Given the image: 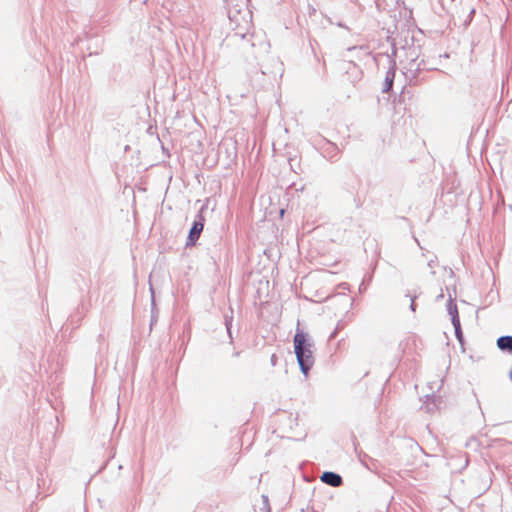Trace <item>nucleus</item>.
Masks as SVG:
<instances>
[{"instance_id":"1","label":"nucleus","mask_w":512,"mask_h":512,"mask_svg":"<svg viewBox=\"0 0 512 512\" xmlns=\"http://www.w3.org/2000/svg\"><path fill=\"white\" fill-rule=\"evenodd\" d=\"M312 344L308 341L307 335L303 332H297L294 336V350L297 361L302 372L307 375L314 364Z\"/></svg>"},{"instance_id":"2","label":"nucleus","mask_w":512,"mask_h":512,"mask_svg":"<svg viewBox=\"0 0 512 512\" xmlns=\"http://www.w3.org/2000/svg\"><path fill=\"white\" fill-rule=\"evenodd\" d=\"M204 228V218L200 216V220L194 222L192 228L190 229L188 240L190 244H195L196 240L200 237L201 232Z\"/></svg>"},{"instance_id":"3","label":"nucleus","mask_w":512,"mask_h":512,"mask_svg":"<svg viewBox=\"0 0 512 512\" xmlns=\"http://www.w3.org/2000/svg\"><path fill=\"white\" fill-rule=\"evenodd\" d=\"M321 481L332 487H339L342 485V478L334 472H324L320 477Z\"/></svg>"},{"instance_id":"4","label":"nucleus","mask_w":512,"mask_h":512,"mask_svg":"<svg viewBox=\"0 0 512 512\" xmlns=\"http://www.w3.org/2000/svg\"><path fill=\"white\" fill-rule=\"evenodd\" d=\"M497 346L503 351L512 352V336H502L498 338Z\"/></svg>"},{"instance_id":"5","label":"nucleus","mask_w":512,"mask_h":512,"mask_svg":"<svg viewBox=\"0 0 512 512\" xmlns=\"http://www.w3.org/2000/svg\"><path fill=\"white\" fill-rule=\"evenodd\" d=\"M393 81H394V73H387L386 75V78H385V83H384V87H383V92H389L393 86Z\"/></svg>"},{"instance_id":"6","label":"nucleus","mask_w":512,"mask_h":512,"mask_svg":"<svg viewBox=\"0 0 512 512\" xmlns=\"http://www.w3.org/2000/svg\"><path fill=\"white\" fill-rule=\"evenodd\" d=\"M271 361H272L273 364H275V362H276V355H272Z\"/></svg>"},{"instance_id":"7","label":"nucleus","mask_w":512,"mask_h":512,"mask_svg":"<svg viewBox=\"0 0 512 512\" xmlns=\"http://www.w3.org/2000/svg\"><path fill=\"white\" fill-rule=\"evenodd\" d=\"M284 212H285V211H284L283 209L280 211V215H281V217L284 215Z\"/></svg>"}]
</instances>
